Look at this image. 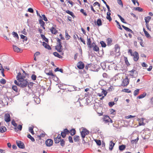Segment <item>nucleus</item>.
<instances>
[{"mask_svg":"<svg viewBox=\"0 0 153 153\" xmlns=\"http://www.w3.org/2000/svg\"><path fill=\"white\" fill-rule=\"evenodd\" d=\"M129 72L130 73L129 74L130 76H134V73H136V71L134 69H133L131 71H129Z\"/></svg>","mask_w":153,"mask_h":153,"instance_id":"32","label":"nucleus"},{"mask_svg":"<svg viewBox=\"0 0 153 153\" xmlns=\"http://www.w3.org/2000/svg\"><path fill=\"white\" fill-rule=\"evenodd\" d=\"M102 76L104 78H107L108 77V74L105 73L103 74Z\"/></svg>","mask_w":153,"mask_h":153,"instance_id":"53","label":"nucleus"},{"mask_svg":"<svg viewBox=\"0 0 153 153\" xmlns=\"http://www.w3.org/2000/svg\"><path fill=\"white\" fill-rule=\"evenodd\" d=\"M42 45L45 48L48 49V50L51 49V48L50 46L45 42H43Z\"/></svg>","mask_w":153,"mask_h":153,"instance_id":"19","label":"nucleus"},{"mask_svg":"<svg viewBox=\"0 0 153 153\" xmlns=\"http://www.w3.org/2000/svg\"><path fill=\"white\" fill-rule=\"evenodd\" d=\"M23 78L21 76V74L19 73L16 76V79L19 81L20 80H22Z\"/></svg>","mask_w":153,"mask_h":153,"instance_id":"26","label":"nucleus"},{"mask_svg":"<svg viewBox=\"0 0 153 153\" xmlns=\"http://www.w3.org/2000/svg\"><path fill=\"white\" fill-rule=\"evenodd\" d=\"M111 13L109 12H107V13L106 18L108 20L109 22L111 21L112 19L110 16Z\"/></svg>","mask_w":153,"mask_h":153,"instance_id":"28","label":"nucleus"},{"mask_svg":"<svg viewBox=\"0 0 153 153\" xmlns=\"http://www.w3.org/2000/svg\"><path fill=\"white\" fill-rule=\"evenodd\" d=\"M0 82L2 84H4L6 83V81L4 79H1Z\"/></svg>","mask_w":153,"mask_h":153,"instance_id":"46","label":"nucleus"},{"mask_svg":"<svg viewBox=\"0 0 153 153\" xmlns=\"http://www.w3.org/2000/svg\"><path fill=\"white\" fill-rule=\"evenodd\" d=\"M122 91L127 93H130L131 92V91L128 88H124L123 89Z\"/></svg>","mask_w":153,"mask_h":153,"instance_id":"40","label":"nucleus"},{"mask_svg":"<svg viewBox=\"0 0 153 153\" xmlns=\"http://www.w3.org/2000/svg\"><path fill=\"white\" fill-rule=\"evenodd\" d=\"M11 124L14 126L16 127L17 126V124L15 122V121L14 120H13L11 122Z\"/></svg>","mask_w":153,"mask_h":153,"instance_id":"49","label":"nucleus"},{"mask_svg":"<svg viewBox=\"0 0 153 153\" xmlns=\"http://www.w3.org/2000/svg\"><path fill=\"white\" fill-rule=\"evenodd\" d=\"M56 26H54L51 27L50 29L51 33L55 35L58 33V30H56Z\"/></svg>","mask_w":153,"mask_h":153,"instance_id":"10","label":"nucleus"},{"mask_svg":"<svg viewBox=\"0 0 153 153\" xmlns=\"http://www.w3.org/2000/svg\"><path fill=\"white\" fill-rule=\"evenodd\" d=\"M36 76L35 74H32L31 76V78L33 80H36Z\"/></svg>","mask_w":153,"mask_h":153,"instance_id":"55","label":"nucleus"},{"mask_svg":"<svg viewBox=\"0 0 153 153\" xmlns=\"http://www.w3.org/2000/svg\"><path fill=\"white\" fill-rule=\"evenodd\" d=\"M69 131L70 132V134L71 136H73L76 134V131L74 128H73Z\"/></svg>","mask_w":153,"mask_h":153,"instance_id":"22","label":"nucleus"},{"mask_svg":"<svg viewBox=\"0 0 153 153\" xmlns=\"http://www.w3.org/2000/svg\"><path fill=\"white\" fill-rule=\"evenodd\" d=\"M128 53H130L131 56L133 57V59L135 61H137L139 59V55L138 53L136 51H134L133 53L131 49H129Z\"/></svg>","mask_w":153,"mask_h":153,"instance_id":"1","label":"nucleus"},{"mask_svg":"<svg viewBox=\"0 0 153 153\" xmlns=\"http://www.w3.org/2000/svg\"><path fill=\"white\" fill-rule=\"evenodd\" d=\"M4 120L7 122H8L10 121V116L9 114H5L4 116Z\"/></svg>","mask_w":153,"mask_h":153,"instance_id":"13","label":"nucleus"},{"mask_svg":"<svg viewBox=\"0 0 153 153\" xmlns=\"http://www.w3.org/2000/svg\"><path fill=\"white\" fill-rule=\"evenodd\" d=\"M126 146L123 145H121L119 146V149L121 151L124 150Z\"/></svg>","mask_w":153,"mask_h":153,"instance_id":"31","label":"nucleus"},{"mask_svg":"<svg viewBox=\"0 0 153 153\" xmlns=\"http://www.w3.org/2000/svg\"><path fill=\"white\" fill-rule=\"evenodd\" d=\"M16 143L18 147L21 149H24L25 147V146L22 141H16Z\"/></svg>","mask_w":153,"mask_h":153,"instance_id":"11","label":"nucleus"},{"mask_svg":"<svg viewBox=\"0 0 153 153\" xmlns=\"http://www.w3.org/2000/svg\"><path fill=\"white\" fill-rule=\"evenodd\" d=\"M13 48L15 52H22V50L20 48H19L16 46L15 45H13Z\"/></svg>","mask_w":153,"mask_h":153,"instance_id":"14","label":"nucleus"},{"mask_svg":"<svg viewBox=\"0 0 153 153\" xmlns=\"http://www.w3.org/2000/svg\"><path fill=\"white\" fill-rule=\"evenodd\" d=\"M12 34L13 36V37L17 38V39H19L18 35L16 33L13 32L12 33Z\"/></svg>","mask_w":153,"mask_h":153,"instance_id":"41","label":"nucleus"},{"mask_svg":"<svg viewBox=\"0 0 153 153\" xmlns=\"http://www.w3.org/2000/svg\"><path fill=\"white\" fill-rule=\"evenodd\" d=\"M15 91L17 92L18 91V88L17 86L16 85H13L12 88Z\"/></svg>","mask_w":153,"mask_h":153,"instance_id":"44","label":"nucleus"},{"mask_svg":"<svg viewBox=\"0 0 153 153\" xmlns=\"http://www.w3.org/2000/svg\"><path fill=\"white\" fill-rule=\"evenodd\" d=\"M80 12L82 13L85 16H87V14L85 12V11L84 10V9H81L80 10Z\"/></svg>","mask_w":153,"mask_h":153,"instance_id":"39","label":"nucleus"},{"mask_svg":"<svg viewBox=\"0 0 153 153\" xmlns=\"http://www.w3.org/2000/svg\"><path fill=\"white\" fill-rule=\"evenodd\" d=\"M96 5H98V7H100V4L97 2H94L93 4V6H95Z\"/></svg>","mask_w":153,"mask_h":153,"instance_id":"54","label":"nucleus"},{"mask_svg":"<svg viewBox=\"0 0 153 153\" xmlns=\"http://www.w3.org/2000/svg\"><path fill=\"white\" fill-rule=\"evenodd\" d=\"M135 10L138 11L139 12H142L143 11V9L139 7H136L135 8Z\"/></svg>","mask_w":153,"mask_h":153,"instance_id":"50","label":"nucleus"},{"mask_svg":"<svg viewBox=\"0 0 153 153\" xmlns=\"http://www.w3.org/2000/svg\"><path fill=\"white\" fill-rule=\"evenodd\" d=\"M60 141L61 145L62 146H64L65 144V141L63 139H62V140H61V141Z\"/></svg>","mask_w":153,"mask_h":153,"instance_id":"56","label":"nucleus"},{"mask_svg":"<svg viewBox=\"0 0 153 153\" xmlns=\"http://www.w3.org/2000/svg\"><path fill=\"white\" fill-rule=\"evenodd\" d=\"M61 139H58V138H54V142L56 143H58L59 142L61 141Z\"/></svg>","mask_w":153,"mask_h":153,"instance_id":"45","label":"nucleus"},{"mask_svg":"<svg viewBox=\"0 0 153 153\" xmlns=\"http://www.w3.org/2000/svg\"><path fill=\"white\" fill-rule=\"evenodd\" d=\"M110 111L111 114H115V111L113 109H110Z\"/></svg>","mask_w":153,"mask_h":153,"instance_id":"47","label":"nucleus"},{"mask_svg":"<svg viewBox=\"0 0 153 153\" xmlns=\"http://www.w3.org/2000/svg\"><path fill=\"white\" fill-rule=\"evenodd\" d=\"M137 39L139 40V42L141 46L142 47H144V45L143 44V42L142 38L141 37H138L137 38Z\"/></svg>","mask_w":153,"mask_h":153,"instance_id":"17","label":"nucleus"},{"mask_svg":"<svg viewBox=\"0 0 153 153\" xmlns=\"http://www.w3.org/2000/svg\"><path fill=\"white\" fill-rule=\"evenodd\" d=\"M78 39H80L81 42H82L84 45L85 44V42L84 40L81 37L79 38V37H78Z\"/></svg>","mask_w":153,"mask_h":153,"instance_id":"52","label":"nucleus"},{"mask_svg":"<svg viewBox=\"0 0 153 153\" xmlns=\"http://www.w3.org/2000/svg\"><path fill=\"white\" fill-rule=\"evenodd\" d=\"M22 128V125H18L17 128H15V129H16L17 128L19 131H21Z\"/></svg>","mask_w":153,"mask_h":153,"instance_id":"48","label":"nucleus"},{"mask_svg":"<svg viewBox=\"0 0 153 153\" xmlns=\"http://www.w3.org/2000/svg\"><path fill=\"white\" fill-rule=\"evenodd\" d=\"M118 16L122 22L124 23H126V22H125L124 19L123 18H122L120 15L118 14Z\"/></svg>","mask_w":153,"mask_h":153,"instance_id":"34","label":"nucleus"},{"mask_svg":"<svg viewBox=\"0 0 153 153\" xmlns=\"http://www.w3.org/2000/svg\"><path fill=\"white\" fill-rule=\"evenodd\" d=\"M145 124L143 123V120H140L139 122V126H144Z\"/></svg>","mask_w":153,"mask_h":153,"instance_id":"60","label":"nucleus"},{"mask_svg":"<svg viewBox=\"0 0 153 153\" xmlns=\"http://www.w3.org/2000/svg\"><path fill=\"white\" fill-rule=\"evenodd\" d=\"M108 105L110 107H111L113 105L115 104V103L114 102H110L108 103Z\"/></svg>","mask_w":153,"mask_h":153,"instance_id":"58","label":"nucleus"},{"mask_svg":"<svg viewBox=\"0 0 153 153\" xmlns=\"http://www.w3.org/2000/svg\"><path fill=\"white\" fill-rule=\"evenodd\" d=\"M90 48H93V49L94 51L97 52L99 50V48L96 45L95 43L94 42H93L92 43V45L90 47Z\"/></svg>","mask_w":153,"mask_h":153,"instance_id":"8","label":"nucleus"},{"mask_svg":"<svg viewBox=\"0 0 153 153\" xmlns=\"http://www.w3.org/2000/svg\"><path fill=\"white\" fill-rule=\"evenodd\" d=\"M53 143V141L50 139H48L45 141V144L47 146H51Z\"/></svg>","mask_w":153,"mask_h":153,"instance_id":"12","label":"nucleus"},{"mask_svg":"<svg viewBox=\"0 0 153 153\" xmlns=\"http://www.w3.org/2000/svg\"><path fill=\"white\" fill-rule=\"evenodd\" d=\"M129 79L127 76H126L125 78L123 79L121 84V86L123 87L127 86L129 83Z\"/></svg>","mask_w":153,"mask_h":153,"instance_id":"3","label":"nucleus"},{"mask_svg":"<svg viewBox=\"0 0 153 153\" xmlns=\"http://www.w3.org/2000/svg\"><path fill=\"white\" fill-rule=\"evenodd\" d=\"M87 43L88 47L90 48V47L92 45V44L91 43V41L90 39L88 38V37H87Z\"/></svg>","mask_w":153,"mask_h":153,"instance_id":"23","label":"nucleus"},{"mask_svg":"<svg viewBox=\"0 0 153 153\" xmlns=\"http://www.w3.org/2000/svg\"><path fill=\"white\" fill-rule=\"evenodd\" d=\"M53 55L56 57H57L60 59H62L63 57L60 55L58 53L55 52L53 53Z\"/></svg>","mask_w":153,"mask_h":153,"instance_id":"21","label":"nucleus"},{"mask_svg":"<svg viewBox=\"0 0 153 153\" xmlns=\"http://www.w3.org/2000/svg\"><path fill=\"white\" fill-rule=\"evenodd\" d=\"M68 140L69 142L71 143H73V141L72 138L71 136H69L68 137Z\"/></svg>","mask_w":153,"mask_h":153,"instance_id":"62","label":"nucleus"},{"mask_svg":"<svg viewBox=\"0 0 153 153\" xmlns=\"http://www.w3.org/2000/svg\"><path fill=\"white\" fill-rule=\"evenodd\" d=\"M139 140V137H137V139L134 140H132L131 141V143L132 144H134V143H136Z\"/></svg>","mask_w":153,"mask_h":153,"instance_id":"35","label":"nucleus"},{"mask_svg":"<svg viewBox=\"0 0 153 153\" xmlns=\"http://www.w3.org/2000/svg\"><path fill=\"white\" fill-rule=\"evenodd\" d=\"M20 36L22 39H24L25 41H27V38L26 36L23 35H21Z\"/></svg>","mask_w":153,"mask_h":153,"instance_id":"57","label":"nucleus"},{"mask_svg":"<svg viewBox=\"0 0 153 153\" xmlns=\"http://www.w3.org/2000/svg\"><path fill=\"white\" fill-rule=\"evenodd\" d=\"M103 120L105 123H108V124L109 123V122L111 123H113V121L107 115L104 116L103 118Z\"/></svg>","mask_w":153,"mask_h":153,"instance_id":"6","label":"nucleus"},{"mask_svg":"<svg viewBox=\"0 0 153 153\" xmlns=\"http://www.w3.org/2000/svg\"><path fill=\"white\" fill-rule=\"evenodd\" d=\"M101 46L103 47H105L106 46L105 43L103 41H101L100 42Z\"/></svg>","mask_w":153,"mask_h":153,"instance_id":"51","label":"nucleus"},{"mask_svg":"<svg viewBox=\"0 0 153 153\" xmlns=\"http://www.w3.org/2000/svg\"><path fill=\"white\" fill-rule=\"evenodd\" d=\"M77 66L78 69H81L84 68L85 65L82 62L79 61L77 63Z\"/></svg>","mask_w":153,"mask_h":153,"instance_id":"9","label":"nucleus"},{"mask_svg":"<svg viewBox=\"0 0 153 153\" xmlns=\"http://www.w3.org/2000/svg\"><path fill=\"white\" fill-rule=\"evenodd\" d=\"M54 71L55 72H56L57 71H59L60 72L62 73H63V70L62 69L59 68H57L55 69Z\"/></svg>","mask_w":153,"mask_h":153,"instance_id":"42","label":"nucleus"},{"mask_svg":"<svg viewBox=\"0 0 153 153\" xmlns=\"http://www.w3.org/2000/svg\"><path fill=\"white\" fill-rule=\"evenodd\" d=\"M33 127H30L29 128V131L33 135L34 134L33 131Z\"/></svg>","mask_w":153,"mask_h":153,"instance_id":"36","label":"nucleus"},{"mask_svg":"<svg viewBox=\"0 0 153 153\" xmlns=\"http://www.w3.org/2000/svg\"><path fill=\"white\" fill-rule=\"evenodd\" d=\"M146 95V93H144L143 94H140L138 97H137V98L138 99H141L144 98L145 97Z\"/></svg>","mask_w":153,"mask_h":153,"instance_id":"25","label":"nucleus"},{"mask_svg":"<svg viewBox=\"0 0 153 153\" xmlns=\"http://www.w3.org/2000/svg\"><path fill=\"white\" fill-rule=\"evenodd\" d=\"M97 144L99 146H100L101 145V142L100 140H95Z\"/></svg>","mask_w":153,"mask_h":153,"instance_id":"61","label":"nucleus"},{"mask_svg":"<svg viewBox=\"0 0 153 153\" xmlns=\"http://www.w3.org/2000/svg\"><path fill=\"white\" fill-rule=\"evenodd\" d=\"M45 73L48 76H50L52 77V78L56 76L55 75H54L52 72V71H49V72L48 73L46 72V71H45Z\"/></svg>","mask_w":153,"mask_h":153,"instance_id":"16","label":"nucleus"},{"mask_svg":"<svg viewBox=\"0 0 153 153\" xmlns=\"http://www.w3.org/2000/svg\"><path fill=\"white\" fill-rule=\"evenodd\" d=\"M97 23L98 26H100L102 25V21L100 19H98L97 21Z\"/></svg>","mask_w":153,"mask_h":153,"instance_id":"30","label":"nucleus"},{"mask_svg":"<svg viewBox=\"0 0 153 153\" xmlns=\"http://www.w3.org/2000/svg\"><path fill=\"white\" fill-rule=\"evenodd\" d=\"M57 44L55 47V49L57 51L59 52H62V46L61 45V40L59 38H57Z\"/></svg>","mask_w":153,"mask_h":153,"instance_id":"2","label":"nucleus"},{"mask_svg":"<svg viewBox=\"0 0 153 153\" xmlns=\"http://www.w3.org/2000/svg\"><path fill=\"white\" fill-rule=\"evenodd\" d=\"M80 140L79 137V136L75 135L74 137V142H78Z\"/></svg>","mask_w":153,"mask_h":153,"instance_id":"27","label":"nucleus"},{"mask_svg":"<svg viewBox=\"0 0 153 153\" xmlns=\"http://www.w3.org/2000/svg\"><path fill=\"white\" fill-rule=\"evenodd\" d=\"M39 23L40 24L41 26L43 27L44 29H45V28L44 27L45 25V22L43 21L42 19H40L39 21Z\"/></svg>","mask_w":153,"mask_h":153,"instance_id":"24","label":"nucleus"},{"mask_svg":"<svg viewBox=\"0 0 153 153\" xmlns=\"http://www.w3.org/2000/svg\"><path fill=\"white\" fill-rule=\"evenodd\" d=\"M135 117V116H132L131 115H128V116L126 117V118L127 119H129V118H132L134 117Z\"/></svg>","mask_w":153,"mask_h":153,"instance_id":"64","label":"nucleus"},{"mask_svg":"<svg viewBox=\"0 0 153 153\" xmlns=\"http://www.w3.org/2000/svg\"><path fill=\"white\" fill-rule=\"evenodd\" d=\"M27 137L30 139L32 141L34 142L35 141L34 139L30 134L27 135Z\"/></svg>","mask_w":153,"mask_h":153,"instance_id":"38","label":"nucleus"},{"mask_svg":"<svg viewBox=\"0 0 153 153\" xmlns=\"http://www.w3.org/2000/svg\"><path fill=\"white\" fill-rule=\"evenodd\" d=\"M66 12L67 13L71 15L73 17H74V13L70 11L69 10H67L66 11Z\"/></svg>","mask_w":153,"mask_h":153,"instance_id":"37","label":"nucleus"},{"mask_svg":"<svg viewBox=\"0 0 153 153\" xmlns=\"http://www.w3.org/2000/svg\"><path fill=\"white\" fill-rule=\"evenodd\" d=\"M7 131V129L5 127L1 126L0 127V132L3 133Z\"/></svg>","mask_w":153,"mask_h":153,"instance_id":"18","label":"nucleus"},{"mask_svg":"<svg viewBox=\"0 0 153 153\" xmlns=\"http://www.w3.org/2000/svg\"><path fill=\"white\" fill-rule=\"evenodd\" d=\"M114 145L115 143H113L112 141H111L109 143V149L111 150H112Z\"/></svg>","mask_w":153,"mask_h":153,"instance_id":"20","label":"nucleus"},{"mask_svg":"<svg viewBox=\"0 0 153 153\" xmlns=\"http://www.w3.org/2000/svg\"><path fill=\"white\" fill-rule=\"evenodd\" d=\"M151 17L148 16L147 17H146L145 18V22H146V26H148V23L149 22L150 20L151 19Z\"/></svg>","mask_w":153,"mask_h":153,"instance_id":"15","label":"nucleus"},{"mask_svg":"<svg viewBox=\"0 0 153 153\" xmlns=\"http://www.w3.org/2000/svg\"><path fill=\"white\" fill-rule=\"evenodd\" d=\"M139 91L140 90L139 89H137L134 91V95L135 96H136L139 94Z\"/></svg>","mask_w":153,"mask_h":153,"instance_id":"33","label":"nucleus"},{"mask_svg":"<svg viewBox=\"0 0 153 153\" xmlns=\"http://www.w3.org/2000/svg\"><path fill=\"white\" fill-rule=\"evenodd\" d=\"M144 33L145 36L146 37H149L150 36V35L149 34L146 30H145V31H144Z\"/></svg>","mask_w":153,"mask_h":153,"instance_id":"59","label":"nucleus"},{"mask_svg":"<svg viewBox=\"0 0 153 153\" xmlns=\"http://www.w3.org/2000/svg\"><path fill=\"white\" fill-rule=\"evenodd\" d=\"M70 133L69 131L67 128L64 129L63 131L61 132V135L63 138H65L66 134H68Z\"/></svg>","mask_w":153,"mask_h":153,"instance_id":"7","label":"nucleus"},{"mask_svg":"<svg viewBox=\"0 0 153 153\" xmlns=\"http://www.w3.org/2000/svg\"><path fill=\"white\" fill-rule=\"evenodd\" d=\"M45 134H42L40 135H38L37 136L39 139H41V137H44L45 136Z\"/></svg>","mask_w":153,"mask_h":153,"instance_id":"63","label":"nucleus"},{"mask_svg":"<svg viewBox=\"0 0 153 153\" xmlns=\"http://www.w3.org/2000/svg\"><path fill=\"white\" fill-rule=\"evenodd\" d=\"M122 27L126 31L129 32H132V30L131 29L127 27L124 26L123 25H122Z\"/></svg>","mask_w":153,"mask_h":153,"instance_id":"29","label":"nucleus"},{"mask_svg":"<svg viewBox=\"0 0 153 153\" xmlns=\"http://www.w3.org/2000/svg\"><path fill=\"white\" fill-rule=\"evenodd\" d=\"M18 81L20 82L19 86L22 87H26L28 84L27 79H24L23 78L22 80H20Z\"/></svg>","mask_w":153,"mask_h":153,"instance_id":"4","label":"nucleus"},{"mask_svg":"<svg viewBox=\"0 0 153 153\" xmlns=\"http://www.w3.org/2000/svg\"><path fill=\"white\" fill-rule=\"evenodd\" d=\"M89 133V131L85 128H83L81 132V137L83 139H84L86 135H88Z\"/></svg>","mask_w":153,"mask_h":153,"instance_id":"5","label":"nucleus"},{"mask_svg":"<svg viewBox=\"0 0 153 153\" xmlns=\"http://www.w3.org/2000/svg\"><path fill=\"white\" fill-rule=\"evenodd\" d=\"M65 38L67 39H69L70 38V36L68 35V31L67 30L65 31Z\"/></svg>","mask_w":153,"mask_h":153,"instance_id":"43","label":"nucleus"}]
</instances>
